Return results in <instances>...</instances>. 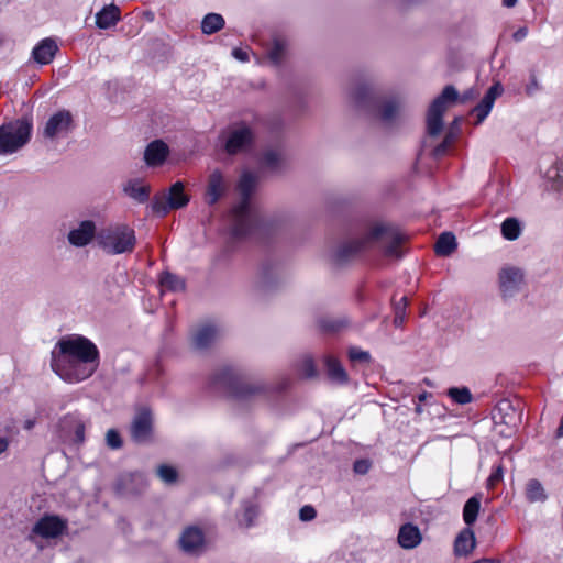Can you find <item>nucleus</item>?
<instances>
[{
  "label": "nucleus",
  "instance_id": "1",
  "mask_svg": "<svg viewBox=\"0 0 563 563\" xmlns=\"http://www.w3.org/2000/svg\"><path fill=\"white\" fill-rule=\"evenodd\" d=\"M52 369L65 382L78 383L92 376L99 366V351L82 335L62 338L52 352Z\"/></svg>",
  "mask_w": 563,
  "mask_h": 563
},
{
  "label": "nucleus",
  "instance_id": "2",
  "mask_svg": "<svg viewBox=\"0 0 563 563\" xmlns=\"http://www.w3.org/2000/svg\"><path fill=\"white\" fill-rule=\"evenodd\" d=\"M405 240L406 236L399 231L384 224H376L362 239L343 243L336 250L334 261L338 264H343L374 245L382 246L386 256L400 258L402 256L401 245Z\"/></svg>",
  "mask_w": 563,
  "mask_h": 563
},
{
  "label": "nucleus",
  "instance_id": "3",
  "mask_svg": "<svg viewBox=\"0 0 563 563\" xmlns=\"http://www.w3.org/2000/svg\"><path fill=\"white\" fill-rule=\"evenodd\" d=\"M258 184L257 175L251 172H244L238 183V191L241 201L232 209V234L235 238H244L251 234L256 224L255 213L252 209L250 199Z\"/></svg>",
  "mask_w": 563,
  "mask_h": 563
},
{
  "label": "nucleus",
  "instance_id": "4",
  "mask_svg": "<svg viewBox=\"0 0 563 563\" xmlns=\"http://www.w3.org/2000/svg\"><path fill=\"white\" fill-rule=\"evenodd\" d=\"M98 245L108 254L131 253L135 246L133 229L125 224H115L101 229L97 233Z\"/></svg>",
  "mask_w": 563,
  "mask_h": 563
},
{
  "label": "nucleus",
  "instance_id": "5",
  "mask_svg": "<svg viewBox=\"0 0 563 563\" xmlns=\"http://www.w3.org/2000/svg\"><path fill=\"white\" fill-rule=\"evenodd\" d=\"M218 383L225 386L231 396L239 402H249L261 396L265 388L260 384L245 382L234 369L223 368L218 374Z\"/></svg>",
  "mask_w": 563,
  "mask_h": 563
},
{
  "label": "nucleus",
  "instance_id": "6",
  "mask_svg": "<svg viewBox=\"0 0 563 563\" xmlns=\"http://www.w3.org/2000/svg\"><path fill=\"white\" fill-rule=\"evenodd\" d=\"M32 123L16 120L0 126V154H12L22 148L31 137Z\"/></svg>",
  "mask_w": 563,
  "mask_h": 563
},
{
  "label": "nucleus",
  "instance_id": "7",
  "mask_svg": "<svg viewBox=\"0 0 563 563\" xmlns=\"http://www.w3.org/2000/svg\"><path fill=\"white\" fill-rule=\"evenodd\" d=\"M459 98L457 90L449 85L444 87L442 93L431 103L427 114V130L430 136H437L443 128V113L446 111V102H454Z\"/></svg>",
  "mask_w": 563,
  "mask_h": 563
},
{
  "label": "nucleus",
  "instance_id": "8",
  "mask_svg": "<svg viewBox=\"0 0 563 563\" xmlns=\"http://www.w3.org/2000/svg\"><path fill=\"white\" fill-rule=\"evenodd\" d=\"M254 140V133L244 123L232 126L229 131L224 148L228 154L234 155L247 150Z\"/></svg>",
  "mask_w": 563,
  "mask_h": 563
},
{
  "label": "nucleus",
  "instance_id": "9",
  "mask_svg": "<svg viewBox=\"0 0 563 563\" xmlns=\"http://www.w3.org/2000/svg\"><path fill=\"white\" fill-rule=\"evenodd\" d=\"M73 128L74 118L70 111L59 110L47 120L43 129V136L49 140L64 137L73 130Z\"/></svg>",
  "mask_w": 563,
  "mask_h": 563
},
{
  "label": "nucleus",
  "instance_id": "10",
  "mask_svg": "<svg viewBox=\"0 0 563 563\" xmlns=\"http://www.w3.org/2000/svg\"><path fill=\"white\" fill-rule=\"evenodd\" d=\"M67 529V521L56 515H46L38 519L32 532L45 539L57 538Z\"/></svg>",
  "mask_w": 563,
  "mask_h": 563
},
{
  "label": "nucleus",
  "instance_id": "11",
  "mask_svg": "<svg viewBox=\"0 0 563 563\" xmlns=\"http://www.w3.org/2000/svg\"><path fill=\"white\" fill-rule=\"evenodd\" d=\"M153 430L152 413L148 409H141L135 415L131 424V438L136 443L150 441Z\"/></svg>",
  "mask_w": 563,
  "mask_h": 563
},
{
  "label": "nucleus",
  "instance_id": "12",
  "mask_svg": "<svg viewBox=\"0 0 563 563\" xmlns=\"http://www.w3.org/2000/svg\"><path fill=\"white\" fill-rule=\"evenodd\" d=\"M523 283V273L518 267H505L499 273V285L504 297L512 296Z\"/></svg>",
  "mask_w": 563,
  "mask_h": 563
},
{
  "label": "nucleus",
  "instance_id": "13",
  "mask_svg": "<svg viewBox=\"0 0 563 563\" xmlns=\"http://www.w3.org/2000/svg\"><path fill=\"white\" fill-rule=\"evenodd\" d=\"M229 189V183L223 177L222 173L218 169L213 170L208 178V186L206 190V202L210 206L217 203Z\"/></svg>",
  "mask_w": 563,
  "mask_h": 563
},
{
  "label": "nucleus",
  "instance_id": "14",
  "mask_svg": "<svg viewBox=\"0 0 563 563\" xmlns=\"http://www.w3.org/2000/svg\"><path fill=\"white\" fill-rule=\"evenodd\" d=\"M181 549L188 553H199L205 547V534L199 527H187L179 539Z\"/></svg>",
  "mask_w": 563,
  "mask_h": 563
},
{
  "label": "nucleus",
  "instance_id": "15",
  "mask_svg": "<svg viewBox=\"0 0 563 563\" xmlns=\"http://www.w3.org/2000/svg\"><path fill=\"white\" fill-rule=\"evenodd\" d=\"M96 236V225L92 221L86 220L80 222L78 228L73 229L68 233V242L77 247L89 244Z\"/></svg>",
  "mask_w": 563,
  "mask_h": 563
},
{
  "label": "nucleus",
  "instance_id": "16",
  "mask_svg": "<svg viewBox=\"0 0 563 563\" xmlns=\"http://www.w3.org/2000/svg\"><path fill=\"white\" fill-rule=\"evenodd\" d=\"M503 86L499 82L494 84L483 97L482 101L472 110L476 114V124H481L489 114L494 102L503 93Z\"/></svg>",
  "mask_w": 563,
  "mask_h": 563
},
{
  "label": "nucleus",
  "instance_id": "17",
  "mask_svg": "<svg viewBox=\"0 0 563 563\" xmlns=\"http://www.w3.org/2000/svg\"><path fill=\"white\" fill-rule=\"evenodd\" d=\"M169 153V148L166 143L161 140L151 142L144 152V159L148 166L162 165Z\"/></svg>",
  "mask_w": 563,
  "mask_h": 563
},
{
  "label": "nucleus",
  "instance_id": "18",
  "mask_svg": "<svg viewBox=\"0 0 563 563\" xmlns=\"http://www.w3.org/2000/svg\"><path fill=\"white\" fill-rule=\"evenodd\" d=\"M397 540L402 549L410 550L417 548L421 543L422 536L417 526L408 522L400 527Z\"/></svg>",
  "mask_w": 563,
  "mask_h": 563
},
{
  "label": "nucleus",
  "instance_id": "19",
  "mask_svg": "<svg viewBox=\"0 0 563 563\" xmlns=\"http://www.w3.org/2000/svg\"><path fill=\"white\" fill-rule=\"evenodd\" d=\"M60 428L65 435L74 434L75 442L82 443L85 441V423L77 416H65L60 421Z\"/></svg>",
  "mask_w": 563,
  "mask_h": 563
},
{
  "label": "nucleus",
  "instance_id": "20",
  "mask_svg": "<svg viewBox=\"0 0 563 563\" xmlns=\"http://www.w3.org/2000/svg\"><path fill=\"white\" fill-rule=\"evenodd\" d=\"M476 545L474 531L467 527L464 528L455 538L454 554L457 556H466L472 553Z\"/></svg>",
  "mask_w": 563,
  "mask_h": 563
},
{
  "label": "nucleus",
  "instance_id": "21",
  "mask_svg": "<svg viewBox=\"0 0 563 563\" xmlns=\"http://www.w3.org/2000/svg\"><path fill=\"white\" fill-rule=\"evenodd\" d=\"M57 49H58V47L54 40L45 38V40H42L33 48L32 56L36 63H38L41 65H46L53 60Z\"/></svg>",
  "mask_w": 563,
  "mask_h": 563
},
{
  "label": "nucleus",
  "instance_id": "22",
  "mask_svg": "<svg viewBox=\"0 0 563 563\" xmlns=\"http://www.w3.org/2000/svg\"><path fill=\"white\" fill-rule=\"evenodd\" d=\"M121 19L120 9L118 5L111 3L96 14V25L101 30L114 26Z\"/></svg>",
  "mask_w": 563,
  "mask_h": 563
},
{
  "label": "nucleus",
  "instance_id": "23",
  "mask_svg": "<svg viewBox=\"0 0 563 563\" xmlns=\"http://www.w3.org/2000/svg\"><path fill=\"white\" fill-rule=\"evenodd\" d=\"M123 191L135 201L143 203L148 200L151 194V187L148 185H143L137 179L129 180L124 187Z\"/></svg>",
  "mask_w": 563,
  "mask_h": 563
},
{
  "label": "nucleus",
  "instance_id": "24",
  "mask_svg": "<svg viewBox=\"0 0 563 563\" xmlns=\"http://www.w3.org/2000/svg\"><path fill=\"white\" fill-rule=\"evenodd\" d=\"M218 331L212 325L201 327L194 335L192 342L197 349L208 347L217 338Z\"/></svg>",
  "mask_w": 563,
  "mask_h": 563
},
{
  "label": "nucleus",
  "instance_id": "25",
  "mask_svg": "<svg viewBox=\"0 0 563 563\" xmlns=\"http://www.w3.org/2000/svg\"><path fill=\"white\" fill-rule=\"evenodd\" d=\"M457 246L456 239L451 232H443L437 240L435 253L440 256H449Z\"/></svg>",
  "mask_w": 563,
  "mask_h": 563
},
{
  "label": "nucleus",
  "instance_id": "26",
  "mask_svg": "<svg viewBox=\"0 0 563 563\" xmlns=\"http://www.w3.org/2000/svg\"><path fill=\"white\" fill-rule=\"evenodd\" d=\"M481 495H475L465 503L463 508V520L467 527L472 526L476 521L481 509Z\"/></svg>",
  "mask_w": 563,
  "mask_h": 563
},
{
  "label": "nucleus",
  "instance_id": "27",
  "mask_svg": "<svg viewBox=\"0 0 563 563\" xmlns=\"http://www.w3.org/2000/svg\"><path fill=\"white\" fill-rule=\"evenodd\" d=\"M167 198L175 209L183 208L189 202V197L184 192V185L180 181L172 185Z\"/></svg>",
  "mask_w": 563,
  "mask_h": 563
},
{
  "label": "nucleus",
  "instance_id": "28",
  "mask_svg": "<svg viewBox=\"0 0 563 563\" xmlns=\"http://www.w3.org/2000/svg\"><path fill=\"white\" fill-rule=\"evenodd\" d=\"M325 366L328 369V375L332 380L338 383L347 382V374L341 363L333 356L325 357Z\"/></svg>",
  "mask_w": 563,
  "mask_h": 563
},
{
  "label": "nucleus",
  "instance_id": "29",
  "mask_svg": "<svg viewBox=\"0 0 563 563\" xmlns=\"http://www.w3.org/2000/svg\"><path fill=\"white\" fill-rule=\"evenodd\" d=\"M498 410L505 412L503 422L511 428H516L521 420V412H517L510 401L504 400L498 405Z\"/></svg>",
  "mask_w": 563,
  "mask_h": 563
},
{
  "label": "nucleus",
  "instance_id": "30",
  "mask_svg": "<svg viewBox=\"0 0 563 563\" xmlns=\"http://www.w3.org/2000/svg\"><path fill=\"white\" fill-rule=\"evenodd\" d=\"M224 26V19L218 13L207 14L201 22V30L205 34H213Z\"/></svg>",
  "mask_w": 563,
  "mask_h": 563
},
{
  "label": "nucleus",
  "instance_id": "31",
  "mask_svg": "<svg viewBox=\"0 0 563 563\" xmlns=\"http://www.w3.org/2000/svg\"><path fill=\"white\" fill-rule=\"evenodd\" d=\"M161 286L170 291H181L185 289V280L169 272H164L159 278Z\"/></svg>",
  "mask_w": 563,
  "mask_h": 563
},
{
  "label": "nucleus",
  "instance_id": "32",
  "mask_svg": "<svg viewBox=\"0 0 563 563\" xmlns=\"http://www.w3.org/2000/svg\"><path fill=\"white\" fill-rule=\"evenodd\" d=\"M500 229L503 236L509 241L517 240L521 233L520 222L516 218H507Z\"/></svg>",
  "mask_w": 563,
  "mask_h": 563
},
{
  "label": "nucleus",
  "instance_id": "33",
  "mask_svg": "<svg viewBox=\"0 0 563 563\" xmlns=\"http://www.w3.org/2000/svg\"><path fill=\"white\" fill-rule=\"evenodd\" d=\"M321 331L327 333H334L347 325V321L344 318H321L318 321Z\"/></svg>",
  "mask_w": 563,
  "mask_h": 563
},
{
  "label": "nucleus",
  "instance_id": "34",
  "mask_svg": "<svg viewBox=\"0 0 563 563\" xmlns=\"http://www.w3.org/2000/svg\"><path fill=\"white\" fill-rule=\"evenodd\" d=\"M527 499L531 503L544 501L547 495L541 483L538 479H530L527 484Z\"/></svg>",
  "mask_w": 563,
  "mask_h": 563
},
{
  "label": "nucleus",
  "instance_id": "35",
  "mask_svg": "<svg viewBox=\"0 0 563 563\" xmlns=\"http://www.w3.org/2000/svg\"><path fill=\"white\" fill-rule=\"evenodd\" d=\"M286 44L283 40H274L273 46L268 51V58L274 65H279L284 58Z\"/></svg>",
  "mask_w": 563,
  "mask_h": 563
},
{
  "label": "nucleus",
  "instance_id": "36",
  "mask_svg": "<svg viewBox=\"0 0 563 563\" xmlns=\"http://www.w3.org/2000/svg\"><path fill=\"white\" fill-rule=\"evenodd\" d=\"M151 208H152V211L159 217H164L170 210L175 209V207L170 206V201L167 197H155L153 199Z\"/></svg>",
  "mask_w": 563,
  "mask_h": 563
},
{
  "label": "nucleus",
  "instance_id": "37",
  "mask_svg": "<svg viewBox=\"0 0 563 563\" xmlns=\"http://www.w3.org/2000/svg\"><path fill=\"white\" fill-rule=\"evenodd\" d=\"M448 395L456 404H460V405H466V404L472 401V394L468 390V388H466V387H463V388H456V387L450 388L449 391H448Z\"/></svg>",
  "mask_w": 563,
  "mask_h": 563
},
{
  "label": "nucleus",
  "instance_id": "38",
  "mask_svg": "<svg viewBox=\"0 0 563 563\" xmlns=\"http://www.w3.org/2000/svg\"><path fill=\"white\" fill-rule=\"evenodd\" d=\"M400 104L396 101H387L384 103L382 109V120L385 122H391L399 113Z\"/></svg>",
  "mask_w": 563,
  "mask_h": 563
},
{
  "label": "nucleus",
  "instance_id": "39",
  "mask_svg": "<svg viewBox=\"0 0 563 563\" xmlns=\"http://www.w3.org/2000/svg\"><path fill=\"white\" fill-rule=\"evenodd\" d=\"M157 474L159 478L167 484L175 483L177 479V471L168 465H161L157 470Z\"/></svg>",
  "mask_w": 563,
  "mask_h": 563
},
{
  "label": "nucleus",
  "instance_id": "40",
  "mask_svg": "<svg viewBox=\"0 0 563 563\" xmlns=\"http://www.w3.org/2000/svg\"><path fill=\"white\" fill-rule=\"evenodd\" d=\"M406 307H407V298L401 297L399 302L395 305V319L394 322L396 325H400L405 320L406 314Z\"/></svg>",
  "mask_w": 563,
  "mask_h": 563
},
{
  "label": "nucleus",
  "instance_id": "41",
  "mask_svg": "<svg viewBox=\"0 0 563 563\" xmlns=\"http://www.w3.org/2000/svg\"><path fill=\"white\" fill-rule=\"evenodd\" d=\"M554 175H550L553 179V187L556 190H563V162L556 164L553 168Z\"/></svg>",
  "mask_w": 563,
  "mask_h": 563
},
{
  "label": "nucleus",
  "instance_id": "42",
  "mask_svg": "<svg viewBox=\"0 0 563 563\" xmlns=\"http://www.w3.org/2000/svg\"><path fill=\"white\" fill-rule=\"evenodd\" d=\"M107 445L111 449H120L122 446V440L119 432L114 429L108 430L106 434Z\"/></svg>",
  "mask_w": 563,
  "mask_h": 563
},
{
  "label": "nucleus",
  "instance_id": "43",
  "mask_svg": "<svg viewBox=\"0 0 563 563\" xmlns=\"http://www.w3.org/2000/svg\"><path fill=\"white\" fill-rule=\"evenodd\" d=\"M301 374L307 377H314L317 372L311 357H305L301 364Z\"/></svg>",
  "mask_w": 563,
  "mask_h": 563
},
{
  "label": "nucleus",
  "instance_id": "44",
  "mask_svg": "<svg viewBox=\"0 0 563 563\" xmlns=\"http://www.w3.org/2000/svg\"><path fill=\"white\" fill-rule=\"evenodd\" d=\"M503 479V466L499 465L487 479V487L494 488Z\"/></svg>",
  "mask_w": 563,
  "mask_h": 563
},
{
  "label": "nucleus",
  "instance_id": "45",
  "mask_svg": "<svg viewBox=\"0 0 563 563\" xmlns=\"http://www.w3.org/2000/svg\"><path fill=\"white\" fill-rule=\"evenodd\" d=\"M279 161H280V155L277 152L269 151V152L265 153V155H264V163L268 167H272V168L277 167Z\"/></svg>",
  "mask_w": 563,
  "mask_h": 563
},
{
  "label": "nucleus",
  "instance_id": "46",
  "mask_svg": "<svg viewBox=\"0 0 563 563\" xmlns=\"http://www.w3.org/2000/svg\"><path fill=\"white\" fill-rule=\"evenodd\" d=\"M371 95V90L367 86H361L353 92V97L357 103H362Z\"/></svg>",
  "mask_w": 563,
  "mask_h": 563
},
{
  "label": "nucleus",
  "instance_id": "47",
  "mask_svg": "<svg viewBox=\"0 0 563 563\" xmlns=\"http://www.w3.org/2000/svg\"><path fill=\"white\" fill-rule=\"evenodd\" d=\"M350 358L354 362H368L369 361V354L365 351H361L358 349H351L350 350Z\"/></svg>",
  "mask_w": 563,
  "mask_h": 563
},
{
  "label": "nucleus",
  "instance_id": "48",
  "mask_svg": "<svg viewBox=\"0 0 563 563\" xmlns=\"http://www.w3.org/2000/svg\"><path fill=\"white\" fill-rule=\"evenodd\" d=\"M316 509L312 506H303L299 511V517L302 521H310L316 518Z\"/></svg>",
  "mask_w": 563,
  "mask_h": 563
},
{
  "label": "nucleus",
  "instance_id": "49",
  "mask_svg": "<svg viewBox=\"0 0 563 563\" xmlns=\"http://www.w3.org/2000/svg\"><path fill=\"white\" fill-rule=\"evenodd\" d=\"M452 142H453V136L451 134H446L443 142L434 148V155L435 156L443 155Z\"/></svg>",
  "mask_w": 563,
  "mask_h": 563
},
{
  "label": "nucleus",
  "instance_id": "50",
  "mask_svg": "<svg viewBox=\"0 0 563 563\" xmlns=\"http://www.w3.org/2000/svg\"><path fill=\"white\" fill-rule=\"evenodd\" d=\"M256 515H257V510L254 506H252V505L245 506L243 517H244L246 527H250L253 523V519L256 517Z\"/></svg>",
  "mask_w": 563,
  "mask_h": 563
},
{
  "label": "nucleus",
  "instance_id": "51",
  "mask_svg": "<svg viewBox=\"0 0 563 563\" xmlns=\"http://www.w3.org/2000/svg\"><path fill=\"white\" fill-rule=\"evenodd\" d=\"M122 482L124 484H126L128 482H131V483L135 482V483L140 484V486H142V487L146 486L145 477L142 474H139V473L129 474V475L124 476L122 478Z\"/></svg>",
  "mask_w": 563,
  "mask_h": 563
},
{
  "label": "nucleus",
  "instance_id": "52",
  "mask_svg": "<svg viewBox=\"0 0 563 563\" xmlns=\"http://www.w3.org/2000/svg\"><path fill=\"white\" fill-rule=\"evenodd\" d=\"M539 89H540V85L537 79V76L534 74H531L530 82L526 87V93L528 96H533Z\"/></svg>",
  "mask_w": 563,
  "mask_h": 563
},
{
  "label": "nucleus",
  "instance_id": "53",
  "mask_svg": "<svg viewBox=\"0 0 563 563\" xmlns=\"http://www.w3.org/2000/svg\"><path fill=\"white\" fill-rule=\"evenodd\" d=\"M371 467V464L367 460H357L354 463V472L357 474H366Z\"/></svg>",
  "mask_w": 563,
  "mask_h": 563
},
{
  "label": "nucleus",
  "instance_id": "54",
  "mask_svg": "<svg viewBox=\"0 0 563 563\" xmlns=\"http://www.w3.org/2000/svg\"><path fill=\"white\" fill-rule=\"evenodd\" d=\"M232 55L234 58H236L240 62H247L249 60V54L246 51L242 48H234L232 51Z\"/></svg>",
  "mask_w": 563,
  "mask_h": 563
},
{
  "label": "nucleus",
  "instance_id": "55",
  "mask_svg": "<svg viewBox=\"0 0 563 563\" xmlns=\"http://www.w3.org/2000/svg\"><path fill=\"white\" fill-rule=\"evenodd\" d=\"M528 34V30L526 27H520L518 31L514 33L515 41H521Z\"/></svg>",
  "mask_w": 563,
  "mask_h": 563
},
{
  "label": "nucleus",
  "instance_id": "56",
  "mask_svg": "<svg viewBox=\"0 0 563 563\" xmlns=\"http://www.w3.org/2000/svg\"><path fill=\"white\" fill-rule=\"evenodd\" d=\"M474 98V90L473 89H470L467 91H465L462 97H461V102H467L468 100L473 99Z\"/></svg>",
  "mask_w": 563,
  "mask_h": 563
},
{
  "label": "nucleus",
  "instance_id": "57",
  "mask_svg": "<svg viewBox=\"0 0 563 563\" xmlns=\"http://www.w3.org/2000/svg\"><path fill=\"white\" fill-rule=\"evenodd\" d=\"M9 448V440L7 438H0V454L4 453Z\"/></svg>",
  "mask_w": 563,
  "mask_h": 563
},
{
  "label": "nucleus",
  "instance_id": "58",
  "mask_svg": "<svg viewBox=\"0 0 563 563\" xmlns=\"http://www.w3.org/2000/svg\"><path fill=\"white\" fill-rule=\"evenodd\" d=\"M35 426V419H26L23 423L25 430H31Z\"/></svg>",
  "mask_w": 563,
  "mask_h": 563
},
{
  "label": "nucleus",
  "instance_id": "59",
  "mask_svg": "<svg viewBox=\"0 0 563 563\" xmlns=\"http://www.w3.org/2000/svg\"><path fill=\"white\" fill-rule=\"evenodd\" d=\"M516 3H517V0H503V4L506 8H512L516 5Z\"/></svg>",
  "mask_w": 563,
  "mask_h": 563
},
{
  "label": "nucleus",
  "instance_id": "60",
  "mask_svg": "<svg viewBox=\"0 0 563 563\" xmlns=\"http://www.w3.org/2000/svg\"><path fill=\"white\" fill-rule=\"evenodd\" d=\"M556 435L558 437H563V415H562L560 424H559V427L556 429Z\"/></svg>",
  "mask_w": 563,
  "mask_h": 563
},
{
  "label": "nucleus",
  "instance_id": "61",
  "mask_svg": "<svg viewBox=\"0 0 563 563\" xmlns=\"http://www.w3.org/2000/svg\"><path fill=\"white\" fill-rule=\"evenodd\" d=\"M473 563H500V562L497 560H494V559H482V560L475 561Z\"/></svg>",
  "mask_w": 563,
  "mask_h": 563
}]
</instances>
